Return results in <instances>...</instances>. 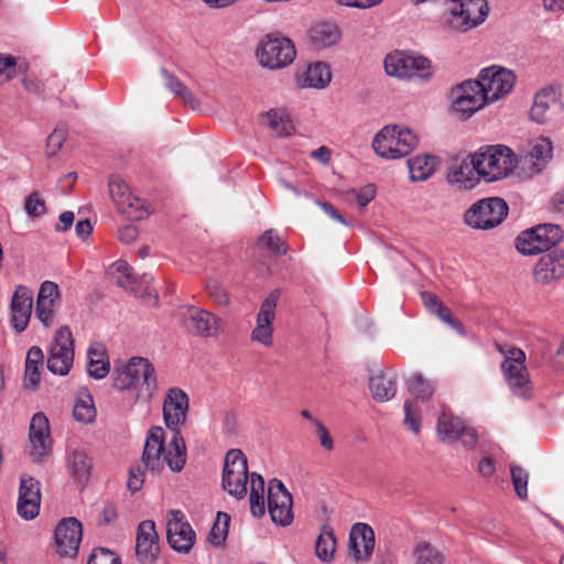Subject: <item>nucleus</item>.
I'll return each mask as SVG.
<instances>
[{
    "label": "nucleus",
    "instance_id": "f257e3e1",
    "mask_svg": "<svg viewBox=\"0 0 564 564\" xmlns=\"http://www.w3.org/2000/svg\"><path fill=\"white\" fill-rule=\"evenodd\" d=\"M189 410L188 394L178 387H171L163 398V420L171 430V437L165 445L162 427L150 429L142 454V465L152 473H159L167 466L172 471H181L186 463L185 441L178 429L187 420Z\"/></svg>",
    "mask_w": 564,
    "mask_h": 564
},
{
    "label": "nucleus",
    "instance_id": "f03ea898",
    "mask_svg": "<svg viewBox=\"0 0 564 564\" xmlns=\"http://www.w3.org/2000/svg\"><path fill=\"white\" fill-rule=\"evenodd\" d=\"M250 481V511L254 517L265 513V489L261 475L252 473L248 475V462L240 449L227 452L224 462L221 485L223 488L237 499H242L247 494V484Z\"/></svg>",
    "mask_w": 564,
    "mask_h": 564
},
{
    "label": "nucleus",
    "instance_id": "7ed1b4c3",
    "mask_svg": "<svg viewBox=\"0 0 564 564\" xmlns=\"http://www.w3.org/2000/svg\"><path fill=\"white\" fill-rule=\"evenodd\" d=\"M115 387L120 391H134L138 398L147 400L158 391L154 365L144 357L134 356L115 366Z\"/></svg>",
    "mask_w": 564,
    "mask_h": 564
},
{
    "label": "nucleus",
    "instance_id": "20e7f679",
    "mask_svg": "<svg viewBox=\"0 0 564 564\" xmlns=\"http://www.w3.org/2000/svg\"><path fill=\"white\" fill-rule=\"evenodd\" d=\"M471 163L478 176L486 182L508 177L517 167L518 159L513 151L502 144L487 145L474 153Z\"/></svg>",
    "mask_w": 564,
    "mask_h": 564
},
{
    "label": "nucleus",
    "instance_id": "39448f33",
    "mask_svg": "<svg viewBox=\"0 0 564 564\" xmlns=\"http://www.w3.org/2000/svg\"><path fill=\"white\" fill-rule=\"evenodd\" d=\"M383 65L387 75L398 79L429 82L435 73L431 59L414 52L393 51Z\"/></svg>",
    "mask_w": 564,
    "mask_h": 564
},
{
    "label": "nucleus",
    "instance_id": "423d86ee",
    "mask_svg": "<svg viewBox=\"0 0 564 564\" xmlns=\"http://www.w3.org/2000/svg\"><path fill=\"white\" fill-rule=\"evenodd\" d=\"M419 143L417 135L403 126H386L373 138L375 152L384 159L408 155Z\"/></svg>",
    "mask_w": 564,
    "mask_h": 564
},
{
    "label": "nucleus",
    "instance_id": "0eeeda50",
    "mask_svg": "<svg viewBox=\"0 0 564 564\" xmlns=\"http://www.w3.org/2000/svg\"><path fill=\"white\" fill-rule=\"evenodd\" d=\"M509 207L500 197L482 198L465 213L466 225L474 229L488 230L497 227L507 217Z\"/></svg>",
    "mask_w": 564,
    "mask_h": 564
},
{
    "label": "nucleus",
    "instance_id": "6e6552de",
    "mask_svg": "<svg viewBox=\"0 0 564 564\" xmlns=\"http://www.w3.org/2000/svg\"><path fill=\"white\" fill-rule=\"evenodd\" d=\"M563 238L558 225L543 224L523 231L516 240V248L525 256L542 253L557 245Z\"/></svg>",
    "mask_w": 564,
    "mask_h": 564
},
{
    "label": "nucleus",
    "instance_id": "1a4fd4ad",
    "mask_svg": "<svg viewBox=\"0 0 564 564\" xmlns=\"http://www.w3.org/2000/svg\"><path fill=\"white\" fill-rule=\"evenodd\" d=\"M296 51L293 42L284 36L267 35L257 50L261 66L269 69H280L289 66L295 58Z\"/></svg>",
    "mask_w": 564,
    "mask_h": 564
},
{
    "label": "nucleus",
    "instance_id": "9d476101",
    "mask_svg": "<svg viewBox=\"0 0 564 564\" xmlns=\"http://www.w3.org/2000/svg\"><path fill=\"white\" fill-rule=\"evenodd\" d=\"M489 12L486 0H457L447 8L446 23L449 28L467 31L482 23Z\"/></svg>",
    "mask_w": 564,
    "mask_h": 564
},
{
    "label": "nucleus",
    "instance_id": "9b49d317",
    "mask_svg": "<svg viewBox=\"0 0 564 564\" xmlns=\"http://www.w3.org/2000/svg\"><path fill=\"white\" fill-rule=\"evenodd\" d=\"M476 82L487 104H494L511 93L516 75L505 67L490 66L480 70Z\"/></svg>",
    "mask_w": 564,
    "mask_h": 564
},
{
    "label": "nucleus",
    "instance_id": "f8f14e48",
    "mask_svg": "<svg viewBox=\"0 0 564 564\" xmlns=\"http://www.w3.org/2000/svg\"><path fill=\"white\" fill-rule=\"evenodd\" d=\"M436 435L445 444L459 443L466 449H473L478 443V434L475 429L453 414L442 412L436 424Z\"/></svg>",
    "mask_w": 564,
    "mask_h": 564
},
{
    "label": "nucleus",
    "instance_id": "ddd939ff",
    "mask_svg": "<svg viewBox=\"0 0 564 564\" xmlns=\"http://www.w3.org/2000/svg\"><path fill=\"white\" fill-rule=\"evenodd\" d=\"M506 358L501 364V370L511 391L522 398H527L530 391L529 372L524 365L525 354L517 347L506 350Z\"/></svg>",
    "mask_w": 564,
    "mask_h": 564
},
{
    "label": "nucleus",
    "instance_id": "4468645a",
    "mask_svg": "<svg viewBox=\"0 0 564 564\" xmlns=\"http://www.w3.org/2000/svg\"><path fill=\"white\" fill-rule=\"evenodd\" d=\"M53 448V438L47 416L43 412L33 414L29 425L28 455L34 463H41Z\"/></svg>",
    "mask_w": 564,
    "mask_h": 564
},
{
    "label": "nucleus",
    "instance_id": "2eb2a0df",
    "mask_svg": "<svg viewBox=\"0 0 564 564\" xmlns=\"http://www.w3.org/2000/svg\"><path fill=\"white\" fill-rule=\"evenodd\" d=\"M74 361V343L72 332L67 326L58 328L54 335L47 368L51 372L65 376L69 372Z\"/></svg>",
    "mask_w": 564,
    "mask_h": 564
},
{
    "label": "nucleus",
    "instance_id": "dca6fc26",
    "mask_svg": "<svg viewBox=\"0 0 564 564\" xmlns=\"http://www.w3.org/2000/svg\"><path fill=\"white\" fill-rule=\"evenodd\" d=\"M452 108L463 119L471 117L487 105L476 79L465 80L451 90Z\"/></svg>",
    "mask_w": 564,
    "mask_h": 564
},
{
    "label": "nucleus",
    "instance_id": "f3484780",
    "mask_svg": "<svg viewBox=\"0 0 564 564\" xmlns=\"http://www.w3.org/2000/svg\"><path fill=\"white\" fill-rule=\"evenodd\" d=\"M166 538L170 546L180 553H187L196 540L195 531L181 510L166 513Z\"/></svg>",
    "mask_w": 564,
    "mask_h": 564
},
{
    "label": "nucleus",
    "instance_id": "a211bd4d",
    "mask_svg": "<svg viewBox=\"0 0 564 564\" xmlns=\"http://www.w3.org/2000/svg\"><path fill=\"white\" fill-rule=\"evenodd\" d=\"M293 500L291 494L282 481L272 479L268 487V498L265 509L274 523L282 527L289 525L293 521L292 511Z\"/></svg>",
    "mask_w": 564,
    "mask_h": 564
},
{
    "label": "nucleus",
    "instance_id": "6ab92c4d",
    "mask_svg": "<svg viewBox=\"0 0 564 564\" xmlns=\"http://www.w3.org/2000/svg\"><path fill=\"white\" fill-rule=\"evenodd\" d=\"M279 301V292H271L261 303L257 314L256 327L252 329L250 338L264 347H271L273 344V326L275 318V308Z\"/></svg>",
    "mask_w": 564,
    "mask_h": 564
},
{
    "label": "nucleus",
    "instance_id": "aec40b11",
    "mask_svg": "<svg viewBox=\"0 0 564 564\" xmlns=\"http://www.w3.org/2000/svg\"><path fill=\"white\" fill-rule=\"evenodd\" d=\"M376 544L373 529L364 522L352 524L349 532V554L357 563H368L371 560Z\"/></svg>",
    "mask_w": 564,
    "mask_h": 564
},
{
    "label": "nucleus",
    "instance_id": "412c9836",
    "mask_svg": "<svg viewBox=\"0 0 564 564\" xmlns=\"http://www.w3.org/2000/svg\"><path fill=\"white\" fill-rule=\"evenodd\" d=\"M184 326L191 334L214 338L220 333L221 319L206 310L189 306L184 314Z\"/></svg>",
    "mask_w": 564,
    "mask_h": 564
},
{
    "label": "nucleus",
    "instance_id": "4be33fe9",
    "mask_svg": "<svg viewBox=\"0 0 564 564\" xmlns=\"http://www.w3.org/2000/svg\"><path fill=\"white\" fill-rule=\"evenodd\" d=\"M83 536L82 523L75 518L62 520L55 529L56 551L61 556L73 557L77 554Z\"/></svg>",
    "mask_w": 564,
    "mask_h": 564
},
{
    "label": "nucleus",
    "instance_id": "5701e85b",
    "mask_svg": "<svg viewBox=\"0 0 564 564\" xmlns=\"http://www.w3.org/2000/svg\"><path fill=\"white\" fill-rule=\"evenodd\" d=\"M59 288L55 282L44 281L39 290L35 317L44 327L53 326L55 322V307L59 302Z\"/></svg>",
    "mask_w": 564,
    "mask_h": 564
},
{
    "label": "nucleus",
    "instance_id": "b1692460",
    "mask_svg": "<svg viewBox=\"0 0 564 564\" xmlns=\"http://www.w3.org/2000/svg\"><path fill=\"white\" fill-rule=\"evenodd\" d=\"M33 308V294L26 286L15 289L10 304L11 325L18 333L26 329Z\"/></svg>",
    "mask_w": 564,
    "mask_h": 564
},
{
    "label": "nucleus",
    "instance_id": "393cba45",
    "mask_svg": "<svg viewBox=\"0 0 564 564\" xmlns=\"http://www.w3.org/2000/svg\"><path fill=\"white\" fill-rule=\"evenodd\" d=\"M159 552L155 524L151 520L142 521L137 531L135 554L142 562L153 561Z\"/></svg>",
    "mask_w": 564,
    "mask_h": 564
},
{
    "label": "nucleus",
    "instance_id": "a878e982",
    "mask_svg": "<svg viewBox=\"0 0 564 564\" xmlns=\"http://www.w3.org/2000/svg\"><path fill=\"white\" fill-rule=\"evenodd\" d=\"M534 278L542 284L564 278V253L553 251L543 254L535 264Z\"/></svg>",
    "mask_w": 564,
    "mask_h": 564
},
{
    "label": "nucleus",
    "instance_id": "bb28decb",
    "mask_svg": "<svg viewBox=\"0 0 564 564\" xmlns=\"http://www.w3.org/2000/svg\"><path fill=\"white\" fill-rule=\"evenodd\" d=\"M560 104V93L554 87L540 89L534 97L530 116L536 123H545L552 117V112Z\"/></svg>",
    "mask_w": 564,
    "mask_h": 564
},
{
    "label": "nucleus",
    "instance_id": "cd10ccee",
    "mask_svg": "<svg viewBox=\"0 0 564 564\" xmlns=\"http://www.w3.org/2000/svg\"><path fill=\"white\" fill-rule=\"evenodd\" d=\"M330 80L332 73L329 66L323 62L308 64L297 74V83L304 88L323 89L328 86Z\"/></svg>",
    "mask_w": 564,
    "mask_h": 564
},
{
    "label": "nucleus",
    "instance_id": "c85d7f7f",
    "mask_svg": "<svg viewBox=\"0 0 564 564\" xmlns=\"http://www.w3.org/2000/svg\"><path fill=\"white\" fill-rule=\"evenodd\" d=\"M447 182L452 185H457L459 188L471 189L479 183V176L471 161H463L451 166Z\"/></svg>",
    "mask_w": 564,
    "mask_h": 564
},
{
    "label": "nucleus",
    "instance_id": "c756f323",
    "mask_svg": "<svg viewBox=\"0 0 564 564\" xmlns=\"http://www.w3.org/2000/svg\"><path fill=\"white\" fill-rule=\"evenodd\" d=\"M369 388L377 401L387 402L397 393L395 376L391 372L379 371L370 378Z\"/></svg>",
    "mask_w": 564,
    "mask_h": 564
},
{
    "label": "nucleus",
    "instance_id": "7c9ffc66",
    "mask_svg": "<svg viewBox=\"0 0 564 564\" xmlns=\"http://www.w3.org/2000/svg\"><path fill=\"white\" fill-rule=\"evenodd\" d=\"M310 39L315 47L325 48L338 43L340 31L334 23L321 22L311 29Z\"/></svg>",
    "mask_w": 564,
    "mask_h": 564
},
{
    "label": "nucleus",
    "instance_id": "2f4dec72",
    "mask_svg": "<svg viewBox=\"0 0 564 564\" xmlns=\"http://www.w3.org/2000/svg\"><path fill=\"white\" fill-rule=\"evenodd\" d=\"M552 142L547 138H538L530 144L529 159L531 160L530 170L532 173H539L549 160L552 158Z\"/></svg>",
    "mask_w": 564,
    "mask_h": 564
},
{
    "label": "nucleus",
    "instance_id": "473e14b6",
    "mask_svg": "<svg viewBox=\"0 0 564 564\" xmlns=\"http://www.w3.org/2000/svg\"><path fill=\"white\" fill-rule=\"evenodd\" d=\"M87 372L95 379H104L110 370L106 349L101 345L91 346L87 351Z\"/></svg>",
    "mask_w": 564,
    "mask_h": 564
},
{
    "label": "nucleus",
    "instance_id": "72a5a7b5",
    "mask_svg": "<svg viewBox=\"0 0 564 564\" xmlns=\"http://www.w3.org/2000/svg\"><path fill=\"white\" fill-rule=\"evenodd\" d=\"M436 158L432 155H417L409 159L408 166L411 180L414 182L425 181L436 170Z\"/></svg>",
    "mask_w": 564,
    "mask_h": 564
},
{
    "label": "nucleus",
    "instance_id": "f704fd0d",
    "mask_svg": "<svg viewBox=\"0 0 564 564\" xmlns=\"http://www.w3.org/2000/svg\"><path fill=\"white\" fill-rule=\"evenodd\" d=\"M44 355L40 347L32 346L25 359L24 384L28 388H34L40 382V368L43 364Z\"/></svg>",
    "mask_w": 564,
    "mask_h": 564
},
{
    "label": "nucleus",
    "instance_id": "c9c22d12",
    "mask_svg": "<svg viewBox=\"0 0 564 564\" xmlns=\"http://www.w3.org/2000/svg\"><path fill=\"white\" fill-rule=\"evenodd\" d=\"M414 564H443V553L426 541L417 542L412 551Z\"/></svg>",
    "mask_w": 564,
    "mask_h": 564
},
{
    "label": "nucleus",
    "instance_id": "e433bc0d",
    "mask_svg": "<svg viewBox=\"0 0 564 564\" xmlns=\"http://www.w3.org/2000/svg\"><path fill=\"white\" fill-rule=\"evenodd\" d=\"M68 468L78 482H86L90 474L91 460L85 452L74 451L68 458Z\"/></svg>",
    "mask_w": 564,
    "mask_h": 564
},
{
    "label": "nucleus",
    "instance_id": "4c0bfd02",
    "mask_svg": "<svg viewBox=\"0 0 564 564\" xmlns=\"http://www.w3.org/2000/svg\"><path fill=\"white\" fill-rule=\"evenodd\" d=\"M336 551V538L329 527H324L316 539L315 553L323 562H330Z\"/></svg>",
    "mask_w": 564,
    "mask_h": 564
},
{
    "label": "nucleus",
    "instance_id": "58836bf2",
    "mask_svg": "<svg viewBox=\"0 0 564 564\" xmlns=\"http://www.w3.org/2000/svg\"><path fill=\"white\" fill-rule=\"evenodd\" d=\"M403 427L414 435L420 434L422 426V409L417 401L408 399L403 403Z\"/></svg>",
    "mask_w": 564,
    "mask_h": 564
},
{
    "label": "nucleus",
    "instance_id": "ea45409f",
    "mask_svg": "<svg viewBox=\"0 0 564 564\" xmlns=\"http://www.w3.org/2000/svg\"><path fill=\"white\" fill-rule=\"evenodd\" d=\"M97 414L93 397L89 393H82L75 401L73 415L80 423H90Z\"/></svg>",
    "mask_w": 564,
    "mask_h": 564
},
{
    "label": "nucleus",
    "instance_id": "a19ab883",
    "mask_svg": "<svg viewBox=\"0 0 564 564\" xmlns=\"http://www.w3.org/2000/svg\"><path fill=\"white\" fill-rule=\"evenodd\" d=\"M25 64L12 55L0 54V83H7L24 73Z\"/></svg>",
    "mask_w": 564,
    "mask_h": 564
},
{
    "label": "nucleus",
    "instance_id": "79ce46f5",
    "mask_svg": "<svg viewBox=\"0 0 564 564\" xmlns=\"http://www.w3.org/2000/svg\"><path fill=\"white\" fill-rule=\"evenodd\" d=\"M118 209L131 220H141L149 215L145 202L133 195L119 205Z\"/></svg>",
    "mask_w": 564,
    "mask_h": 564
},
{
    "label": "nucleus",
    "instance_id": "37998d69",
    "mask_svg": "<svg viewBox=\"0 0 564 564\" xmlns=\"http://www.w3.org/2000/svg\"><path fill=\"white\" fill-rule=\"evenodd\" d=\"M165 87L176 97L182 98L186 104L195 106L196 99L193 94L183 85V83L166 69H161Z\"/></svg>",
    "mask_w": 564,
    "mask_h": 564
},
{
    "label": "nucleus",
    "instance_id": "c03bdc74",
    "mask_svg": "<svg viewBox=\"0 0 564 564\" xmlns=\"http://www.w3.org/2000/svg\"><path fill=\"white\" fill-rule=\"evenodd\" d=\"M408 390L415 399V401H426L432 397L434 387L431 382L425 380L422 375L415 373L412 375L408 380Z\"/></svg>",
    "mask_w": 564,
    "mask_h": 564
},
{
    "label": "nucleus",
    "instance_id": "a18cd8bd",
    "mask_svg": "<svg viewBox=\"0 0 564 564\" xmlns=\"http://www.w3.org/2000/svg\"><path fill=\"white\" fill-rule=\"evenodd\" d=\"M268 127L278 135H290L293 126L286 116L279 110H270L264 116Z\"/></svg>",
    "mask_w": 564,
    "mask_h": 564
},
{
    "label": "nucleus",
    "instance_id": "49530a36",
    "mask_svg": "<svg viewBox=\"0 0 564 564\" xmlns=\"http://www.w3.org/2000/svg\"><path fill=\"white\" fill-rule=\"evenodd\" d=\"M110 274L117 284L124 289H130L135 282L130 265L122 260L116 261L110 267Z\"/></svg>",
    "mask_w": 564,
    "mask_h": 564
},
{
    "label": "nucleus",
    "instance_id": "de8ad7c7",
    "mask_svg": "<svg viewBox=\"0 0 564 564\" xmlns=\"http://www.w3.org/2000/svg\"><path fill=\"white\" fill-rule=\"evenodd\" d=\"M510 473L512 478V484L516 490L517 496L520 499H527L528 497V473L517 465L510 466Z\"/></svg>",
    "mask_w": 564,
    "mask_h": 564
},
{
    "label": "nucleus",
    "instance_id": "09e8293b",
    "mask_svg": "<svg viewBox=\"0 0 564 564\" xmlns=\"http://www.w3.org/2000/svg\"><path fill=\"white\" fill-rule=\"evenodd\" d=\"M109 192L117 207L132 195L127 183L115 175L109 180Z\"/></svg>",
    "mask_w": 564,
    "mask_h": 564
},
{
    "label": "nucleus",
    "instance_id": "8fccbe9b",
    "mask_svg": "<svg viewBox=\"0 0 564 564\" xmlns=\"http://www.w3.org/2000/svg\"><path fill=\"white\" fill-rule=\"evenodd\" d=\"M19 499L41 500L40 482L32 477L22 476L20 481Z\"/></svg>",
    "mask_w": 564,
    "mask_h": 564
},
{
    "label": "nucleus",
    "instance_id": "3c124183",
    "mask_svg": "<svg viewBox=\"0 0 564 564\" xmlns=\"http://www.w3.org/2000/svg\"><path fill=\"white\" fill-rule=\"evenodd\" d=\"M67 138V128L63 124L57 126L54 131L48 135L46 141L47 155H55L63 147Z\"/></svg>",
    "mask_w": 564,
    "mask_h": 564
},
{
    "label": "nucleus",
    "instance_id": "603ef678",
    "mask_svg": "<svg viewBox=\"0 0 564 564\" xmlns=\"http://www.w3.org/2000/svg\"><path fill=\"white\" fill-rule=\"evenodd\" d=\"M228 523L229 517L226 513L219 512L217 517V522L212 528L208 536L209 541L213 544L219 545L226 539Z\"/></svg>",
    "mask_w": 564,
    "mask_h": 564
},
{
    "label": "nucleus",
    "instance_id": "864d4df0",
    "mask_svg": "<svg viewBox=\"0 0 564 564\" xmlns=\"http://www.w3.org/2000/svg\"><path fill=\"white\" fill-rule=\"evenodd\" d=\"M24 209L30 217H40L45 214L46 206L39 192H32L25 198Z\"/></svg>",
    "mask_w": 564,
    "mask_h": 564
},
{
    "label": "nucleus",
    "instance_id": "5fc2aeb1",
    "mask_svg": "<svg viewBox=\"0 0 564 564\" xmlns=\"http://www.w3.org/2000/svg\"><path fill=\"white\" fill-rule=\"evenodd\" d=\"M207 293L208 296L215 302L218 306H227L229 304V294L227 290L217 281H209L207 283Z\"/></svg>",
    "mask_w": 564,
    "mask_h": 564
},
{
    "label": "nucleus",
    "instance_id": "6e6d98bb",
    "mask_svg": "<svg viewBox=\"0 0 564 564\" xmlns=\"http://www.w3.org/2000/svg\"><path fill=\"white\" fill-rule=\"evenodd\" d=\"M260 243L275 254L286 253V247L280 237L272 230H267L260 238Z\"/></svg>",
    "mask_w": 564,
    "mask_h": 564
},
{
    "label": "nucleus",
    "instance_id": "4d7b16f0",
    "mask_svg": "<svg viewBox=\"0 0 564 564\" xmlns=\"http://www.w3.org/2000/svg\"><path fill=\"white\" fill-rule=\"evenodd\" d=\"M87 564H120V560L108 549L99 547L93 551Z\"/></svg>",
    "mask_w": 564,
    "mask_h": 564
},
{
    "label": "nucleus",
    "instance_id": "13d9d810",
    "mask_svg": "<svg viewBox=\"0 0 564 564\" xmlns=\"http://www.w3.org/2000/svg\"><path fill=\"white\" fill-rule=\"evenodd\" d=\"M41 500L18 499V513L25 520L34 519L40 511Z\"/></svg>",
    "mask_w": 564,
    "mask_h": 564
},
{
    "label": "nucleus",
    "instance_id": "bf43d9fd",
    "mask_svg": "<svg viewBox=\"0 0 564 564\" xmlns=\"http://www.w3.org/2000/svg\"><path fill=\"white\" fill-rule=\"evenodd\" d=\"M443 323L451 326L453 329H455L460 336L465 335V328L462 325V323L455 318H453L451 311L442 305L440 310H437L434 313Z\"/></svg>",
    "mask_w": 564,
    "mask_h": 564
},
{
    "label": "nucleus",
    "instance_id": "052dcab7",
    "mask_svg": "<svg viewBox=\"0 0 564 564\" xmlns=\"http://www.w3.org/2000/svg\"><path fill=\"white\" fill-rule=\"evenodd\" d=\"M313 424L315 426L316 434L318 436L321 446L327 451H332L334 448V442H333L327 429L318 420H313Z\"/></svg>",
    "mask_w": 564,
    "mask_h": 564
},
{
    "label": "nucleus",
    "instance_id": "680f3d73",
    "mask_svg": "<svg viewBox=\"0 0 564 564\" xmlns=\"http://www.w3.org/2000/svg\"><path fill=\"white\" fill-rule=\"evenodd\" d=\"M144 482V473L140 467L131 468L129 471V478L127 481V486L131 492L139 491Z\"/></svg>",
    "mask_w": 564,
    "mask_h": 564
},
{
    "label": "nucleus",
    "instance_id": "e2e57ef3",
    "mask_svg": "<svg viewBox=\"0 0 564 564\" xmlns=\"http://www.w3.org/2000/svg\"><path fill=\"white\" fill-rule=\"evenodd\" d=\"M358 204L361 207L367 206L376 196V187L372 184H368L361 187L358 192L355 193Z\"/></svg>",
    "mask_w": 564,
    "mask_h": 564
},
{
    "label": "nucleus",
    "instance_id": "0e129e2a",
    "mask_svg": "<svg viewBox=\"0 0 564 564\" xmlns=\"http://www.w3.org/2000/svg\"><path fill=\"white\" fill-rule=\"evenodd\" d=\"M317 205L324 210V213L330 217L332 219L343 224L347 225L345 218L340 215V213L329 203L327 202H319L317 200Z\"/></svg>",
    "mask_w": 564,
    "mask_h": 564
},
{
    "label": "nucleus",
    "instance_id": "69168bd1",
    "mask_svg": "<svg viewBox=\"0 0 564 564\" xmlns=\"http://www.w3.org/2000/svg\"><path fill=\"white\" fill-rule=\"evenodd\" d=\"M74 219H75V216H74L73 212H69V210L63 212L59 215V221H58V224H56L55 230L65 232L66 230H68L72 227Z\"/></svg>",
    "mask_w": 564,
    "mask_h": 564
},
{
    "label": "nucleus",
    "instance_id": "338daca9",
    "mask_svg": "<svg viewBox=\"0 0 564 564\" xmlns=\"http://www.w3.org/2000/svg\"><path fill=\"white\" fill-rule=\"evenodd\" d=\"M477 470L482 477L488 478L492 476L496 470L494 460L490 457L482 458L478 463Z\"/></svg>",
    "mask_w": 564,
    "mask_h": 564
},
{
    "label": "nucleus",
    "instance_id": "774afa93",
    "mask_svg": "<svg viewBox=\"0 0 564 564\" xmlns=\"http://www.w3.org/2000/svg\"><path fill=\"white\" fill-rule=\"evenodd\" d=\"M138 230L134 226H127L119 230L118 238L123 243H130L135 240Z\"/></svg>",
    "mask_w": 564,
    "mask_h": 564
}]
</instances>
